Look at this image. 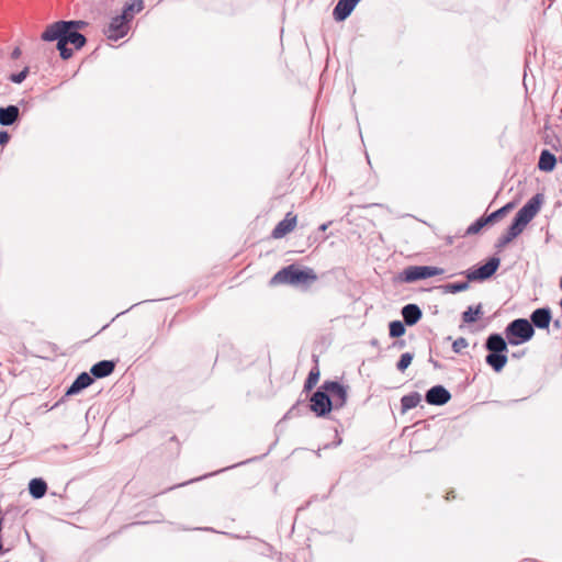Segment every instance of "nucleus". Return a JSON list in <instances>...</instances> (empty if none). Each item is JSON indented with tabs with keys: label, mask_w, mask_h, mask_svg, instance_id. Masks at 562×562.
I'll return each instance as SVG.
<instances>
[{
	"label": "nucleus",
	"mask_w": 562,
	"mask_h": 562,
	"mask_svg": "<svg viewBox=\"0 0 562 562\" xmlns=\"http://www.w3.org/2000/svg\"><path fill=\"white\" fill-rule=\"evenodd\" d=\"M71 25V23H66V21H57L47 25L41 35L44 42H57V49L63 59H68L72 56V49L67 47L68 44L74 45L76 49H80L87 42L85 35L70 29Z\"/></svg>",
	"instance_id": "f257e3e1"
},
{
	"label": "nucleus",
	"mask_w": 562,
	"mask_h": 562,
	"mask_svg": "<svg viewBox=\"0 0 562 562\" xmlns=\"http://www.w3.org/2000/svg\"><path fill=\"white\" fill-rule=\"evenodd\" d=\"M317 280V276L311 268L300 269L290 265L278 271L271 279V283H286L291 285L310 284Z\"/></svg>",
	"instance_id": "f03ea898"
},
{
	"label": "nucleus",
	"mask_w": 562,
	"mask_h": 562,
	"mask_svg": "<svg viewBox=\"0 0 562 562\" xmlns=\"http://www.w3.org/2000/svg\"><path fill=\"white\" fill-rule=\"evenodd\" d=\"M535 334V329L530 322L526 318H517L510 322L505 328V335L508 344L518 346L529 341Z\"/></svg>",
	"instance_id": "7ed1b4c3"
},
{
	"label": "nucleus",
	"mask_w": 562,
	"mask_h": 562,
	"mask_svg": "<svg viewBox=\"0 0 562 562\" xmlns=\"http://www.w3.org/2000/svg\"><path fill=\"white\" fill-rule=\"evenodd\" d=\"M543 203V195L538 193L533 195L515 215V218L527 226L538 214Z\"/></svg>",
	"instance_id": "20e7f679"
},
{
	"label": "nucleus",
	"mask_w": 562,
	"mask_h": 562,
	"mask_svg": "<svg viewBox=\"0 0 562 562\" xmlns=\"http://www.w3.org/2000/svg\"><path fill=\"white\" fill-rule=\"evenodd\" d=\"M445 271L442 268L432 266H412L404 270V281L414 282L417 280L428 279L440 276Z\"/></svg>",
	"instance_id": "39448f33"
},
{
	"label": "nucleus",
	"mask_w": 562,
	"mask_h": 562,
	"mask_svg": "<svg viewBox=\"0 0 562 562\" xmlns=\"http://www.w3.org/2000/svg\"><path fill=\"white\" fill-rule=\"evenodd\" d=\"M322 389L327 392L333 402V409H339L347 403V387L336 381H325Z\"/></svg>",
	"instance_id": "423d86ee"
},
{
	"label": "nucleus",
	"mask_w": 562,
	"mask_h": 562,
	"mask_svg": "<svg viewBox=\"0 0 562 562\" xmlns=\"http://www.w3.org/2000/svg\"><path fill=\"white\" fill-rule=\"evenodd\" d=\"M333 405L330 396L322 389V386L311 397L310 407L316 416H326L333 409Z\"/></svg>",
	"instance_id": "0eeeda50"
},
{
	"label": "nucleus",
	"mask_w": 562,
	"mask_h": 562,
	"mask_svg": "<svg viewBox=\"0 0 562 562\" xmlns=\"http://www.w3.org/2000/svg\"><path fill=\"white\" fill-rule=\"evenodd\" d=\"M130 22L123 14L116 15L111 19L108 27L104 30V34L109 40L117 41L127 34Z\"/></svg>",
	"instance_id": "6e6552de"
},
{
	"label": "nucleus",
	"mask_w": 562,
	"mask_h": 562,
	"mask_svg": "<svg viewBox=\"0 0 562 562\" xmlns=\"http://www.w3.org/2000/svg\"><path fill=\"white\" fill-rule=\"evenodd\" d=\"M499 263H501L499 258L492 257L483 266H480L479 268L473 269V270H468L467 279L469 281L486 280V279L491 278L496 272V270L499 267Z\"/></svg>",
	"instance_id": "1a4fd4ad"
},
{
	"label": "nucleus",
	"mask_w": 562,
	"mask_h": 562,
	"mask_svg": "<svg viewBox=\"0 0 562 562\" xmlns=\"http://www.w3.org/2000/svg\"><path fill=\"white\" fill-rule=\"evenodd\" d=\"M451 398L449 391L442 385L430 387L425 395V400L430 405L441 406L447 404Z\"/></svg>",
	"instance_id": "9d476101"
},
{
	"label": "nucleus",
	"mask_w": 562,
	"mask_h": 562,
	"mask_svg": "<svg viewBox=\"0 0 562 562\" xmlns=\"http://www.w3.org/2000/svg\"><path fill=\"white\" fill-rule=\"evenodd\" d=\"M296 215L292 212L286 213L285 217L273 228L271 234L272 237L279 239L291 233L296 226Z\"/></svg>",
	"instance_id": "9b49d317"
},
{
	"label": "nucleus",
	"mask_w": 562,
	"mask_h": 562,
	"mask_svg": "<svg viewBox=\"0 0 562 562\" xmlns=\"http://www.w3.org/2000/svg\"><path fill=\"white\" fill-rule=\"evenodd\" d=\"M360 0H338L333 10L335 21H345L353 11Z\"/></svg>",
	"instance_id": "f8f14e48"
},
{
	"label": "nucleus",
	"mask_w": 562,
	"mask_h": 562,
	"mask_svg": "<svg viewBox=\"0 0 562 562\" xmlns=\"http://www.w3.org/2000/svg\"><path fill=\"white\" fill-rule=\"evenodd\" d=\"M551 318V311L549 307L537 308L530 315V324L532 327L546 329L549 327Z\"/></svg>",
	"instance_id": "ddd939ff"
},
{
	"label": "nucleus",
	"mask_w": 562,
	"mask_h": 562,
	"mask_svg": "<svg viewBox=\"0 0 562 562\" xmlns=\"http://www.w3.org/2000/svg\"><path fill=\"white\" fill-rule=\"evenodd\" d=\"M402 316L407 326H413L419 322L423 312L417 304H407L402 308Z\"/></svg>",
	"instance_id": "4468645a"
},
{
	"label": "nucleus",
	"mask_w": 562,
	"mask_h": 562,
	"mask_svg": "<svg viewBox=\"0 0 562 562\" xmlns=\"http://www.w3.org/2000/svg\"><path fill=\"white\" fill-rule=\"evenodd\" d=\"M93 383V378L87 373L82 372L80 373L76 380L72 382V384L68 387L66 395H75L79 393L80 391L85 390L86 387L90 386Z\"/></svg>",
	"instance_id": "2eb2a0df"
},
{
	"label": "nucleus",
	"mask_w": 562,
	"mask_h": 562,
	"mask_svg": "<svg viewBox=\"0 0 562 562\" xmlns=\"http://www.w3.org/2000/svg\"><path fill=\"white\" fill-rule=\"evenodd\" d=\"M485 348L488 352H507V342L499 334H491L486 341Z\"/></svg>",
	"instance_id": "dca6fc26"
},
{
	"label": "nucleus",
	"mask_w": 562,
	"mask_h": 562,
	"mask_svg": "<svg viewBox=\"0 0 562 562\" xmlns=\"http://www.w3.org/2000/svg\"><path fill=\"white\" fill-rule=\"evenodd\" d=\"M19 114L20 111L16 105H8L5 108H0V125H13L19 119Z\"/></svg>",
	"instance_id": "f3484780"
},
{
	"label": "nucleus",
	"mask_w": 562,
	"mask_h": 562,
	"mask_svg": "<svg viewBox=\"0 0 562 562\" xmlns=\"http://www.w3.org/2000/svg\"><path fill=\"white\" fill-rule=\"evenodd\" d=\"M115 364L110 360H102L92 366L90 372L98 379L105 378L114 371Z\"/></svg>",
	"instance_id": "a211bd4d"
},
{
	"label": "nucleus",
	"mask_w": 562,
	"mask_h": 562,
	"mask_svg": "<svg viewBox=\"0 0 562 562\" xmlns=\"http://www.w3.org/2000/svg\"><path fill=\"white\" fill-rule=\"evenodd\" d=\"M485 361L496 372H499L507 363V356L506 352H488V355L485 358Z\"/></svg>",
	"instance_id": "6ab92c4d"
},
{
	"label": "nucleus",
	"mask_w": 562,
	"mask_h": 562,
	"mask_svg": "<svg viewBox=\"0 0 562 562\" xmlns=\"http://www.w3.org/2000/svg\"><path fill=\"white\" fill-rule=\"evenodd\" d=\"M555 156L548 149H543L539 157L538 167L542 171H552L555 167Z\"/></svg>",
	"instance_id": "aec40b11"
},
{
	"label": "nucleus",
	"mask_w": 562,
	"mask_h": 562,
	"mask_svg": "<svg viewBox=\"0 0 562 562\" xmlns=\"http://www.w3.org/2000/svg\"><path fill=\"white\" fill-rule=\"evenodd\" d=\"M29 491L34 498H41L46 494L47 484L42 479H32L29 484Z\"/></svg>",
	"instance_id": "412c9836"
},
{
	"label": "nucleus",
	"mask_w": 562,
	"mask_h": 562,
	"mask_svg": "<svg viewBox=\"0 0 562 562\" xmlns=\"http://www.w3.org/2000/svg\"><path fill=\"white\" fill-rule=\"evenodd\" d=\"M422 401V396L418 392H412L404 395L401 398L402 412L405 413L409 409L415 408Z\"/></svg>",
	"instance_id": "4be33fe9"
},
{
	"label": "nucleus",
	"mask_w": 562,
	"mask_h": 562,
	"mask_svg": "<svg viewBox=\"0 0 562 562\" xmlns=\"http://www.w3.org/2000/svg\"><path fill=\"white\" fill-rule=\"evenodd\" d=\"M143 9H144L143 0H132L131 2H128L124 5L122 14L126 19L132 21L134 18V14L140 12Z\"/></svg>",
	"instance_id": "5701e85b"
},
{
	"label": "nucleus",
	"mask_w": 562,
	"mask_h": 562,
	"mask_svg": "<svg viewBox=\"0 0 562 562\" xmlns=\"http://www.w3.org/2000/svg\"><path fill=\"white\" fill-rule=\"evenodd\" d=\"M482 305L479 304L475 308L469 306L467 311L462 313V321L464 323H474L482 315Z\"/></svg>",
	"instance_id": "b1692460"
},
{
	"label": "nucleus",
	"mask_w": 562,
	"mask_h": 562,
	"mask_svg": "<svg viewBox=\"0 0 562 562\" xmlns=\"http://www.w3.org/2000/svg\"><path fill=\"white\" fill-rule=\"evenodd\" d=\"M514 207L513 203H507L495 212L491 213L487 217L491 223H494L501 218H503L509 211Z\"/></svg>",
	"instance_id": "393cba45"
},
{
	"label": "nucleus",
	"mask_w": 562,
	"mask_h": 562,
	"mask_svg": "<svg viewBox=\"0 0 562 562\" xmlns=\"http://www.w3.org/2000/svg\"><path fill=\"white\" fill-rule=\"evenodd\" d=\"M488 217H480L467 228V235L477 234L485 225L490 224Z\"/></svg>",
	"instance_id": "a878e982"
},
{
	"label": "nucleus",
	"mask_w": 562,
	"mask_h": 562,
	"mask_svg": "<svg viewBox=\"0 0 562 562\" xmlns=\"http://www.w3.org/2000/svg\"><path fill=\"white\" fill-rule=\"evenodd\" d=\"M389 328L392 338H400L405 334V326L401 321L391 322Z\"/></svg>",
	"instance_id": "bb28decb"
},
{
	"label": "nucleus",
	"mask_w": 562,
	"mask_h": 562,
	"mask_svg": "<svg viewBox=\"0 0 562 562\" xmlns=\"http://www.w3.org/2000/svg\"><path fill=\"white\" fill-rule=\"evenodd\" d=\"M319 380V371L317 368H314L310 371L307 379L304 383V390L311 391L318 382Z\"/></svg>",
	"instance_id": "cd10ccee"
},
{
	"label": "nucleus",
	"mask_w": 562,
	"mask_h": 562,
	"mask_svg": "<svg viewBox=\"0 0 562 562\" xmlns=\"http://www.w3.org/2000/svg\"><path fill=\"white\" fill-rule=\"evenodd\" d=\"M414 355L411 352H405L401 356L398 362L396 363V368L398 371L404 372L412 363Z\"/></svg>",
	"instance_id": "c85d7f7f"
},
{
	"label": "nucleus",
	"mask_w": 562,
	"mask_h": 562,
	"mask_svg": "<svg viewBox=\"0 0 562 562\" xmlns=\"http://www.w3.org/2000/svg\"><path fill=\"white\" fill-rule=\"evenodd\" d=\"M526 226L522 223H519L516 218H514L512 225L508 227L507 233L513 237H518Z\"/></svg>",
	"instance_id": "c756f323"
},
{
	"label": "nucleus",
	"mask_w": 562,
	"mask_h": 562,
	"mask_svg": "<svg viewBox=\"0 0 562 562\" xmlns=\"http://www.w3.org/2000/svg\"><path fill=\"white\" fill-rule=\"evenodd\" d=\"M526 226L522 223H519L516 218H514L512 225L508 227L507 233L513 237H518Z\"/></svg>",
	"instance_id": "7c9ffc66"
},
{
	"label": "nucleus",
	"mask_w": 562,
	"mask_h": 562,
	"mask_svg": "<svg viewBox=\"0 0 562 562\" xmlns=\"http://www.w3.org/2000/svg\"><path fill=\"white\" fill-rule=\"evenodd\" d=\"M445 288H446L447 292L459 293V292L468 290L469 282L463 281V282L448 283Z\"/></svg>",
	"instance_id": "2f4dec72"
},
{
	"label": "nucleus",
	"mask_w": 562,
	"mask_h": 562,
	"mask_svg": "<svg viewBox=\"0 0 562 562\" xmlns=\"http://www.w3.org/2000/svg\"><path fill=\"white\" fill-rule=\"evenodd\" d=\"M515 238H513L507 232L503 234L498 239L496 240L495 247L501 250L505 248L509 243H512Z\"/></svg>",
	"instance_id": "473e14b6"
},
{
	"label": "nucleus",
	"mask_w": 562,
	"mask_h": 562,
	"mask_svg": "<svg viewBox=\"0 0 562 562\" xmlns=\"http://www.w3.org/2000/svg\"><path fill=\"white\" fill-rule=\"evenodd\" d=\"M468 340L463 337H459L458 339H456L452 344V350L456 352V353H460L464 348L468 347Z\"/></svg>",
	"instance_id": "72a5a7b5"
},
{
	"label": "nucleus",
	"mask_w": 562,
	"mask_h": 562,
	"mask_svg": "<svg viewBox=\"0 0 562 562\" xmlns=\"http://www.w3.org/2000/svg\"><path fill=\"white\" fill-rule=\"evenodd\" d=\"M29 74V68L25 67L22 71L18 72V74H12L10 76V80L14 83H21L24 81V79L26 78Z\"/></svg>",
	"instance_id": "f704fd0d"
},
{
	"label": "nucleus",
	"mask_w": 562,
	"mask_h": 562,
	"mask_svg": "<svg viewBox=\"0 0 562 562\" xmlns=\"http://www.w3.org/2000/svg\"><path fill=\"white\" fill-rule=\"evenodd\" d=\"M66 23H71L70 29L78 31L87 25L85 21H66Z\"/></svg>",
	"instance_id": "c9c22d12"
},
{
	"label": "nucleus",
	"mask_w": 562,
	"mask_h": 562,
	"mask_svg": "<svg viewBox=\"0 0 562 562\" xmlns=\"http://www.w3.org/2000/svg\"><path fill=\"white\" fill-rule=\"evenodd\" d=\"M9 134L5 131H0V145H5L9 142Z\"/></svg>",
	"instance_id": "e433bc0d"
},
{
	"label": "nucleus",
	"mask_w": 562,
	"mask_h": 562,
	"mask_svg": "<svg viewBox=\"0 0 562 562\" xmlns=\"http://www.w3.org/2000/svg\"><path fill=\"white\" fill-rule=\"evenodd\" d=\"M11 55H12V58H13V59L19 58V57H20V55H21V50H20V48H18V47H16V48H14Z\"/></svg>",
	"instance_id": "4c0bfd02"
},
{
	"label": "nucleus",
	"mask_w": 562,
	"mask_h": 562,
	"mask_svg": "<svg viewBox=\"0 0 562 562\" xmlns=\"http://www.w3.org/2000/svg\"><path fill=\"white\" fill-rule=\"evenodd\" d=\"M329 225H330V222H328V223H324V224H322V225L318 227V229H319V231H322V232H325V231L328 228V226H329Z\"/></svg>",
	"instance_id": "58836bf2"
},
{
	"label": "nucleus",
	"mask_w": 562,
	"mask_h": 562,
	"mask_svg": "<svg viewBox=\"0 0 562 562\" xmlns=\"http://www.w3.org/2000/svg\"><path fill=\"white\" fill-rule=\"evenodd\" d=\"M394 346H397L398 348H403L405 346V341L404 340H398L394 344Z\"/></svg>",
	"instance_id": "ea45409f"
},
{
	"label": "nucleus",
	"mask_w": 562,
	"mask_h": 562,
	"mask_svg": "<svg viewBox=\"0 0 562 562\" xmlns=\"http://www.w3.org/2000/svg\"><path fill=\"white\" fill-rule=\"evenodd\" d=\"M451 494H452V493H448V495H447V499H450V496H451V497H454V496H453V495H451Z\"/></svg>",
	"instance_id": "a19ab883"
},
{
	"label": "nucleus",
	"mask_w": 562,
	"mask_h": 562,
	"mask_svg": "<svg viewBox=\"0 0 562 562\" xmlns=\"http://www.w3.org/2000/svg\"><path fill=\"white\" fill-rule=\"evenodd\" d=\"M560 288H561V290H562V277H561V281H560Z\"/></svg>",
	"instance_id": "79ce46f5"
}]
</instances>
